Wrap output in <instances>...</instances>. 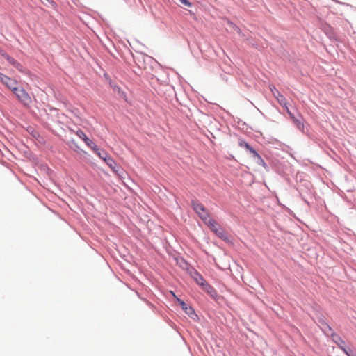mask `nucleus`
<instances>
[{
    "mask_svg": "<svg viewBox=\"0 0 356 356\" xmlns=\"http://www.w3.org/2000/svg\"><path fill=\"white\" fill-rule=\"evenodd\" d=\"M179 1L186 6L191 7L192 6V3L189 2L188 0H179Z\"/></svg>",
    "mask_w": 356,
    "mask_h": 356,
    "instance_id": "17",
    "label": "nucleus"
},
{
    "mask_svg": "<svg viewBox=\"0 0 356 356\" xmlns=\"http://www.w3.org/2000/svg\"><path fill=\"white\" fill-rule=\"evenodd\" d=\"M341 349L347 355V356H350L353 355V352L350 348H346L345 346H341Z\"/></svg>",
    "mask_w": 356,
    "mask_h": 356,
    "instance_id": "15",
    "label": "nucleus"
},
{
    "mask_svg": "<svg viewBox=\"0 0 356 356\" xmlns=\"http://www.w3.org/2000/svg\"><path fill=\"white\" fill-rule=\"evenodd\" d=\"M336 339H334V341L339 345L341 348V346H345V342L338 336H334Z\"/></svg>",
    "mask_w": 356,
    "mask_h": 356,
    "instance_id": "14",
    "label": "nucleus"
},
{
    "mask_svg": "<svg viewBox=\"0 0 356 356\" xmlns=\"http://www.w3.org/2000/svg\"><path fill=\"white\" fill-rule=\"evenodd\" d=\"M282 106L285 108V110L288 114L291 112L289 108L287 106V101L286 100V106Z\"/></svg>",
    "mask_w": 356,
    "mask_h": 356,
    "instance_id": "19",
    "label": "nucleus"
},
{
    "mask_svg": "<svg viewBox=\"0 0 356 356\" xmlns=\"http://www.w3.org/2000/svg\"><path fill=\"white\" fill-rule=\"evenodd\" d=\"M288 115H289L290 118L292 120L296 118V117L294 116V115L291 112H290Z\"/></svg>",
    "mask_w": 356,
    "mask_h": 356,
    "instance_id": "20",
    "label": "nucleus"
},
{
    "mask_svg": "<svg viewBox=\"0 0 356 356\" xmlns=\"http://www.w3.org/2000/svg\"><path fill=\"white\" fill-rule=\"evenodd\" d=\"M76 134L81 138L82 139L83 141L86 140V138L88 137L84 133L83 131H81V129H79L76 132Z\"/></svg>",
    "mask_w": 356,
    "mask_h": 356,
    "instance_id": "13",
    "label": "nucleus"
},
{
    "mask_svg": "<svg viewBox=\"0 0 356 356\" xmlns=\"http://www.w3.org/2000/svg\"><path fill=\"white\" fill-rule=\"evenodd\" d=\"M239 145L241 147H244L246 149H249L254 155L257 156L259 159H261L259 155L257 154V152L254 149H253L247 143L244 141H241L239 143Z\"/></svg>",
    "mask_w": 356,
    "mask_h": 356,
    "instance_id": "9",
    "label": "nucleus"
},
{
    "mask_svg": "<svg viewBox=\"0 0 356 356\" xmlns=\"http://www.w3.org/2000/svg\"><path fill=\"white\" fill-rule=\"evenodd\" d=\"M3 57L8 60L9 58H10V56L8 54H3Z\"/></svg>",
    "mask_w": 356,
    "mask_h": 356,
    "instance_id": "21",
    "label": "nucleus"
},
{
    "mask_svg": "<svg viewBox=\"0 0 356 356\" xmlns=\"http://www.w3.org/2000/svg\"><path fill=\"white\" fill-rule=\"evenodd\" d=\"M350 356H356V355H355V354H353V355H350Z\"/></svg>",
    "mask_w": 356,
    "mask_h": 356,
    "instance_id": "22",
    "label": "nucleus"
},
{
    "mask_svg": "<svg viewBox=\"0 0 356 356\" xmlns=\"http://www.w3.org/2000/svg\"><path fill=\"white\" fill-rule=\"evenodd\" d=\"M171 293L176 298L177 301L179 303L182 309L186 314L192 318H194V316H197L193 309L191 306L187 305V304H186L182 300L178 298L172 291H171Z\"/></svg>",
    "mask_w": 356,
    "mask_h": 356,
    "instance_id": "5",
    "label": "nucleus"
},
{
    "mask_svg": "<svg viewBox=\"0 0 356 356\" xmlns=\"http://www.w3.org/2000/svg\"><path fill=\"white\" fill-rule=\"evenodd\" d=\"M84 142L87 145V146L90 147L93 151H97V146L90 138L87 137Z\"/></svg>",
    "mask_w": 356,
    "mask_h": 356,
    "instance_id": "10",
    "label": "nucleus"
},
{
    "mask_svg": "<svg viewBox=\"0 0 356 356\" xmlns=\"http://www.w3.org/2000/svg\"><path fill=\"white\" fill-rule=\"evenodd\" d=\"M8 61L11 64L13 65L14 67H15L17 69H18L19 70H22V65L20 63H19L18 62H17L14 58H13L12 57H10V58H9L8 60Z\"/></svg>",
    "mask_w": 356,
    "mask_h": 356,
    "instance_id": "11",
    "label": "nucleus"
},
{
    "mask_svg": "<svg viewBox=\"0 0 356 356\" xmlns=\"http://www.w3.org/2000/svg\"><path fill=\"white\" fill-rule=\"evenodd\" d=\"M209 227V229L213 232L219 238L227 240V235L226 234V232L224 230L223 228H222L217 222L211 218L210 216L208 218V220L203 221Z\"/></svg>",
    "mask_w": 356,
    "mask_h": 356,
    "instance_id": "1",
    "label": "nucleus"
},
{
    "mask_svg": "<svg viewBox=\"0 0 356 356\" xmlns=\"http://www.w3.org/2000/svg\"><path fill=\"white\" fill-rule=\"evenodd\" d=\"M94 152H95L97 154V155L99 158H101L102 159H103V160H104V158H106V156L104 155V153H105V152L102 153V152L99 151V148H98V147H97V151H94Z\"/></svg>",
    "mask_w": 356,
    "mask_h": 356,
    "instance_id": "16",
    "label": "nucleus"
},
{
    "mask_svg": "<svg viewBox=\"0 0 356 356\" xmlns=\"http://www.w3.org/2000/svg\"><path fill=\"white\" fill-rule=\"evenodd\" d=\"M0 81L7 88L11 90L12 92L16 91V88H17V82L16 80L13 79L0 72Z\"/></svg>",
    "mask_w": 356,
    "mask_h": 356,
    "instance_id": "4",
    "label": "nucleus"
},
{
    "mask_svg": "<svg viewBox=\"0 0 356 356\" xmlns=\"http://www.w3.org/2000/svg\"><path fill=\"white\" fill-rule=\"evenodd\" d=\"M293 123L296 125L297 128L301 131L304 129V124L296 118L293 120Z\"/></svg>",
    "mask_w": 356,
    "mask_h": 356,
    "instance_id": "12",
    "label": "nucleus"
},
{
    "mask_svg": "<svg viewBox=\"0 0 356 356\" xmlns=\"http://www.w3.org/2000/svg\"><path fill=\"white\" fill-rule=\"evenodd\" d=\"M194 279L197 284L202 286L203 289L206 290L208 293H211L213 291V289L207 282V281L203 278V277L199 273H195Z\"/></svg>",
    "mask_w": 356,
    "mask_h": 356,
    "instance_id": "6",
    "label": "nucleus"
},
{
    "mask_svg": "<svg viewBox=\"0 0 356 356\" xmlns=\"http://www.w3.org/2000/svg\"><path fill=\"white\" fill-rule=\"evenodd\" d=\"M17 99L25 106L29 107L32 104V99L29 93L23 88H16V91L13 92Z\"/></svg>",
    "mask_w": 356,
    "mask_h": 356,
    "instance_id": "2",
    "label": "nucleus"
},
{
    "mask_svg": "<svg viewBox=\"0 0 356 356\" xmlns=\"http://www.w3.org/2000/svg\"><path fill=\"white\" fill-rule=\"evenodd\" d=\"M104 155L106 156V158H104V161L114 171L117 172V170L115 169L117 164L115 162V161L108 155L107 153H104Z\"/></svg>",
    "mask_w": 356,
    "mask_h": 356,
    "instance_id": "8",
    "label": "nucleus"
},
{
    "mask_svg": "<svg viewBox=\"0 0 356 356\" xmlns=\"http://www.w3.org/2000/svg\"><path fill=\"white\" fill-rule=\"evenodd\" d=\"M282 106L285 108V110L288 114L291 112L289 108L287 106V101L286 100V106Z\"/></svg>",
    "mask_w": 356,
    "mask_h": 356,
    "instance_id": "18",
    "label": "nucleus"
},
{
    "mask_svg": "<svg viewBox=\"0 0 356 356\" xmlns=\"http://www.w3.org/2000/svg\"><path fill=\"white\" fill-rule=\"evenodd\" d=\"M269 88H270L273 95L275 97V98L278 102V103L281 106H286V98L280 93V92L278 91L276 89V88L273 85L269 86Z\"/></svg>",
    "mask_w": 356,
    "mask_h": 356,
    "instance_id": "7",
    "label": "nucleus"
},
{
    "mask_svg": "<svg viewBox=\"0 0 356 356\" xmlns=\"http://www.w3.org/2000/svg\"><path fill=\"white\" fill-rule=\"evenodd\" d=\"M191 204L193 210L202 221L208 220L209 213L202 204L197 200H193Z\"/></svg>",
    "mask_w": 356,
    "mask_h": 356,
    "instance_id": "3",
    "label": "nucleus"
}]
</instances>
